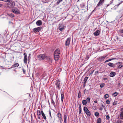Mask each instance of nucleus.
Here are the masks:
<instances>
[{"label": "nucleus", "mask_w": 123, "mask_h": 123, "mask_svg": "<svg viewBox=\"0 0 123 123\" xmlns=\"http://www.w3.org/2000/svg\"><path fill=\"white\" fill-rule=\"evenodd\" d=\"M46 57L45 54H40L38 55L37 57L38 59L40 60H44Z\"/></svg>", "instance_id": "obj_4"}, {"label": "nucleus", "mask_w": 123, "mask_h": 123, "mask_svg": "<svg viewBox=\"0 0 123 123\" xmlns=\"http://www.w3.org/2000/svg\"><path fill=\"white\" fill-rule=\"evenodd\" d=\"M23 71L24 73H25V70L23 68Z\"/></svg>", "instance_id": "obj_49"}, {"label": "nucleus", "mask_w": 123, "mask_h": 123, "mask_svg": "<svg viewBox=\"0 0 123 123\" xmlns=\"http://www.w3.org/2000/svg\"><path fill=\"white\" fill-rule=\"evenodd\" d=\"M0 1H4L5 2H8L9 1V0H0Z\"/></svg>", "instance_id": "obj_45"}, {"label": "nucleus", "mask_w": 123, "mask_h": 123, "mask_svg": "<svg viewBox=\"0 0 123 123\" xmlns=\"http://www.w3.org/2000/svg\"><path fill=\"white\" fill-rule=\"evenodd\" d=\"M24 62L25 63H27V54L26 53H24Z\"/></svg>", "instance_id": "obj_9"}, {"label": "nucleus", "mask_w": 123, "mask_h": 123, "mask_svg": "<svg viewBox=\"0 0 123 123\" xmlns=\"http://www.w3.org/2000/svg\"><path fill=\"white\" fill-rule=\"evenodd\" d=\"M99 113L97 112H96L95 113V115L96 117H97L99 115Z\"/></svg>", "instance_id": "obj_35"}, {"label": "nucleus", "mask_w": 123, "mask_h": 123, "mask_svg": "<svg viewBox=\"0 0 123 123\" xmlns=\"http://www.w3.org/2000/svg\"><path fill=\"white\" fill-rule=\"evenodd\" d=\"M120 32L121 33H123V29L120 30Z\"/></svg>", "instance_id": "obj_47"}, {"label": "nucleus", "mask_w": 123, "mask_h": 123, "mask_svg": "<svg viewBox=\"0 0 123 123\" xmlns=\"http://www.w3.org/2000/svg\"><path fill=\"white\" fill-rule=\"evenodd\" d=\"M120 119H123V111H122L120 113Z\"/></svg>", "instance_id": "obj_23"}, {"label": "nucleus", "mask_w": 123, "mask_h": 123, "mask_svg": "<svg viewBox=\"0 0 123 123\" xmlns=\"http://www.w3.org/2000/svg\"><path fill=\"white\" fill-rule=\"evenodd\" d=\"M86 83H84V84H83V86H85V85Z\"/></svg>", "instance_id": "obj_57"}, {"label": "nucleus", "mask_w": 123, "mask_h": 123, "mask_svg": "<svg viewBox=\"0 0 123 123\" xmlns=\"http://www.w3.org/2000/svg\"><path fill=\"white\" fill-rule=\"evenodd\" d=\"M123 66V65H120L118 66V68H121Z\"/></svg>", "instance_id": "obj_44"}, {"label": "nucleus", "mask_w": 123, "mask_h": 123, "mask_svg": "<svg viewBox=\"0 0 123 123\" xmlns=\"http://www.w3.org/2000/svg\"><path fill=\"white\" fill-rule=\"evenodd\" d=\"M82 103L83 105H85L87 104V101L86 100H83L82 101Z\"/></svg>", "instance_id": "obj_27"}, {"label": "nucleus", "mask_w": 123, "mask_h": 123, "mask_svg": "<svg viewBox=\"0 0 123 123\" xmlns=\"http://www.w3.org/2000/svg\"><path fill=\"white\" fill-rule=\"evenodd\" d=\"M86 101L88 103H89L90 101V98L89 97L87 98L86 99Z\"/></svg>", "instance_id": "obj_33"}, {"label": "nucleus", "mask_w": 123, "mask_h": 123, "mask_svg": "<svg viewBox=\"0 0 123 123\" xmlns=\"http://www.w3.org/2000/svg\"><path fill=\"white\" fill-rule=\"evenodd\" d=\"M92 73H93V72H91L92 74Z\"/></svg>", "instance_id": "obj_63"}, {"label": "nucleus", "mask_w": 123, "mask_h": 123, "mask_svg": "<svg viewBox=\"0 0 123 123\" xmlns=\"http://www.w3.org/2000/svg\"><path fill=\"white\" fill-rule=\"evenodd\" d=\"M81 93L80 92H79L78 94V98H80V96Z\"/></svg>", "instance_id": "obj_43"}, {"label": "nucleus", "mask_w": 123, "mask_h": 123, "mask_svg": "<svg viewBox=\"0 0 123 123\" xmlns=\"http://www.w3.org/2000/svg\"><path fill=\"white\" fill-rule=\"evenodd\" d=\"M67 114L65 113L64 114V123H66L67 122Z\"/></svg>", "instance_id": "obj_16"}, {"label": "nucleus", "mask_w": 123, "mask_h": 123, "mask_svg": "<svg viewBox=\"0 0 123 123\" xmlns=\"http://www.w3.org/2000/svg\"><path fill=\"white\" fill-rule=\"evenodd\" d=\"M62 119H61V120H60V119H59V120H60V122L61 123H62Z\"/></svg>", "instance_id": "obj_54"}, {"label": "nucleus", "mask_w": 123, "mask_h": 123, "mask_svg": "<svg viewBox=\"0 0 123 123\" xmlns=\"http://www.w3.org/2000/svg\"><path fill=\"white\" fill-rule=\"evenodd\" d=\"M37 115H38V118L39 119H41V117H40L41 115L40 111L39 110H37Z\"/></svg>", "instance_id": "obj_17"}, {"label": "nucleus", "mask_w": 123, "mask_h": 123, "mask_svg": "<svg viewBox=\"0 0 123 123\" xmlns=\"http://www.w3.org/2000/svg\"><path fill=\"white\" fill-rule=\"evenodd\" d=\"M121 36L122 37H123V34H122L121 35Z\"/></svg>", "instance_id": "obj_60"}, {"label": "nucleus", "mask_w": 123, "mask_h": 123, "mask_svg": "<svg viewBox=\"0 0 123 123\" xmlns=\"http://www.w3.org/2000/svg\"><path fill=\"white\" fill-rule=\"evenodd\" d=\"M109 5H110V4H109L108 5V6H109Z\"/></svg>", "instance_id": "obj_61"}, {"label": "nucleus", "mask_w": 123, "mask_h": 123, "mask_svg": "<svg viewBox=\"0 0 123 123\" xmlns=\"http://www.w3.org/2000/svg\"><path fill=\"white\" fill-rule=\"evenodd\" d=\"M100 31L99 30H97L95 31L94 33V34L96 36H97L99 35L100 33Z\"/></svg>", "instance_id": "obj_19"}, {"label": "nucleus", "mask_w": 123, "mask_h": 123, "mask_svg": "<svg viewBox=\"0 0 123 123\" xmlns=\"http://www.w3.org/2000/svg\"><path fill=\"white\" fill-rule=\"evenodd\" d=\"M108 65L110 67L113 68L115 67V65L113 63L109 62L108 63Z\"/></svg>", "instance_id": "obj_22"}, {"label": "nucleus", "mask_w": 123, "mask_h": 123, "mask_svg": "<svg viewBox=\"0 0 123 123\" xmlns=\"http://www.w3.org/2000/svg\"><path fill=\"white\" fill-rule=\"evenodd\" d=\"M105 85V84L104 83H102L100 85V87L101 88H102Z\"/></svg>", "instance_id": "obj_36"}, {"label": "nucleus", "mask_w": 123, "mask_h": 123, "mask_svg": "<svg viewBox=\"0 0 123 123\" xmlns=\"http://www.w3.org/2000/svg\"><path fill=\"white\" fill-rule=\"evenodd\" d=\"M106 56H103L100 57L98 59V60L100 61H102L103 59H104L106 57Z\"/></svg>", "instance_id": "obj_20"}, {"label": "nucleus", "mask_w": 123, "mask_h": 123, "mask_svg": "<svg viewBox=\"0 0 123 123\" xmlns=\"http://www.w3.org/2000/svg\"><path fill=\"white\" fill-rule=\"evenodd\" d=\"M113 0H111L110 1V4H111L113 3Z\"/></svg>", "instance_id": "obj_50"}, {"label": "nucleus", "mask_w": 123, "mask_h": 123, "mask_svg": "<svg viewBox=\"0 0 123 123\" xmlns=\"http://www.w3.org/2000/svg\"><path fill=\"white\" fill-rule=\"evenodd\" d=\"M106 119L108 120H109L110 118V117L109 115H107L106 116Z\"/></svg>", "instance_id": "obj_40"}, {"label": "nucleus", "mask_w": 123, "mask_h": 123, "mask_svg": "<svg viewBox=\"0 0 123 123\" xmlns=\"http://www.w3.org/2000/svg\"><path fill=\"white\" fill-rule=\"evenodd\" d=\"M98 71H96L95 72V73L96 74H97L98 73Z\"/></svg>", "instance_id": "obj_51"}, {"label": "nucleus", "mask_w": 123, "mask_h": 123, "mask_svg": "<svg viewBox=\"0 0 123 123\" xmlns=\"http://www.w3.org/2000/svg\"><path fill=\"white\" fill-rule=\"evenodd\" d=\"M115 59H116L115 58H112L111 59H108V60H106L105 62V63H106V62H109V61H111L112 60Z\"/></svg>", "instance_id": "obj_29"}, {"label": "nucleus", "mask_w": 123, "mask_h": 123, "mask_svg": "<svg viewBox=\"0 0 123 123\" xmlns=\"http://www.w3.org/2000/svg\"><path fill=\"white\" fill-rule=\"evenodd\" d=\"M104 0H100L97 5V6H100L102 5L104 3Z\"/></svg>", "instance_id": "obj_10"}, {"label": "nucleus", "mask_w": 123, "mask_h": 123, "mask_svg": "<svg viewBox=\"0 0 123 123\" xmlns=\"http://www.w3.org/2000/svg\"><path fill=\"white\" fill-rule=\"evenodd\" d=\"M79 114H80L81 113V104H79Z\"/></svg>", "instance_id": "obj_25"}, {"label": "nucleus", "mask_w": 123, "mask_h": 123, "mask_svg": "<svg viewBox=\"0 0 123 123\" xmlns=\"http://www.w3.org/2000/svg\"><path fill=\"white\" fill-rule=\"evenodd\" d=\"M60 55L54 54V59L55 61H57L59 59L60 57Z\"/></svg>", "instance_id": "obj_12"}, {"label": "nucleus", "mask_w": 123, "mask_h": 123, "mask_svg": "<svg viewBox=\"0 0 123 123\" xmlns=\"http://www.w3.org/2000/svg\"><path fill=\"white\" fill-rule=\"evenodd\" d=\"M12 12L16 14H19L20 13V11L18 10H17L16 9H12Z\"/></svg>", "instance_id": "obj_11"}, {"label": "nucleus", "mask_w": 123, "mask_h": 123, "mask_svg": "<svg viewBox=\"0 0 123 123\" xmlns=\"http://www.w3.org/2000/svg\"><path fill=\"white\" fill-rule=\"evenodd\" d=\"M70 38H68L65 42V45L66 46H68L70 43Z\"/></svg>", "instance_id": "obj_8"}, {"label": "nucleus", "mask_w": 123, "mask_h": 123, "mask_svg": "<svg viewBox=\"0 0 123 123\" xmlns=\"http://www.w3.org/2000/svg\"><path fill=\"white\" fill-rule=\"evenodd\" d=\"M54 54L56 55H60V52L59 49H56L54 52Z\"/></svg>", "instance_id": "obj_13"}, {"label": "nucleus", "mask_w": 123, "mask_h": 123, "mask_svg": "<svg viewBox=\"0 0 123 123\" xmlns=\"http://www.w3.org/2000/svg\"><path fill=\"white\" fill-rule=\"evenodd\" d=\"M99 110H100L101 111H102L103 110V108H100L99 109Z\"/></svg>", "instance_id": "obj_56"}, {"label": "nucleus", "mask_w": 123, "mask_h": 123, "mask_svg": "<svg viewBox=\"0 0 123 123\" xmlns=\"http://www.w3.org/2000/svg\"><path fill=\"white\" fill-rule=\"evenodd\" d=\"M89 58V56H86V57L85 59L87 60H88Z\"/></svg>", "instance_id": "obj_48"}, {"label": "nucleus", "mask_w": 123, "mask_h": 123, "mask_svg": "<svg viewBox=\"0 0 123 123\" xmlns=\"http://www.w3.org/2000/svg\"><path fill=\"white\" fill-rule=\"evenodd\" d=\"M9 23H12V22H9Z\"/></svg>", "instance_id": "obj_59"}, {"label": "nucleus", "mask_w": 123, "mask_h": 123, "mask_svg": "<svg viewBox=\"0 0 123 123\" xmlns=\"http://www.w3.org/2000/svg\"><path fill=\"white\" fill-rule=\"evenodd\" d=\"M106 103L107 104H109L110 103V101L109 100H107L106 101Z\"/></svg>", "instance_id": "obj_41"}, {"label": "nucleus", "mask_w": 123, "mask_h": 123, "mask_svg": "<svg viewBox=\"0 0 123 123\" xmlns=\"http://www.w3.org/2000/svg\"><path fill=\"white\" fill-rule=\"evenodd\" d=\"M47 61L49 63H51L52 62V58L49 56H46V57Z\"/></svg>", "instance_id": "obj_6"}, {"label": "nucleus", "mask_w": 123, "mask_h": 123, "mask_svg": "<svg viewBox=\"0 0 123 123\" xmlns=\"http://www.w3.org/2000/svg\"><path fill=\"white\" fill-rule=\"evenodd\" d=\"M122 3V2L121 1V2L119 3V4H118L117 5V7L118 6H119V5Z\"/></svg>", "instance_id": "obj_46"}, {"label": "nucleus", "mask_w": 123, "mask_h": 123, "mask_svg": "<svg viewBox=\"0 0 123 123\" xmlns=\"http://www.w3.org/2000/svg\"><path fill=\"white\" fill-rule=\"evenodd\" d=\"M118 94V93L117 92H115L113 93L112 95L114 97H116V96Z\"/></svg>", "instance_id": "obj_30"}, {"label": "nucleus", "mask_w": 123, "mask_h": 123, "mask_svg": "<svg viewBox=\"0 0 123 123\" xmlns=\"http://www.w3.org/2000/svg\"><path fill=\"white\" fill-rule=\"evenodd\" d=\"M59 29L61 31H62L65 28L64 25L62 24H59Z\"/></svg>", "instance_id": "obj_7"}, {"label": "nucleus", "mask_w": 123, "mask_h": 123, "mask_svg": "<svg viewBox=\"0 0 123 123\" xmlns=\"http://www.w3.org/2000/svg\"><path fill=\"white\" fill-rule=\"evenodd\" d=\"M41 112V114H42V116H43V118L45 119V120L46 119V117L45 114L44 113L43 111H42Z\"/></svg>", "instance_id": "obj_21"}, {"label": "nucleus", "mask_w": 123, "mask_h": 123, "mask_svg": "<svg viewBox=\"0 0 123 123\" xmlns=\"http://www.w3.org/2000/svg\"><path fill=\"white\" fill-rule=\"evenodd\" d=\"M2 6V5L1 4H0V7Z\"/></svg>", "instance_id": "obj_58"}, {"label": "nucleus", "mask_w": 123, "mask_h": 123, "mask_svg": "<svg viewBox=\"0 0 123 123\" xmlns=\"http://www.w3.org/2000/svg\"><path fill=\"white\" fill-rule=\"evenodd\" d=\"M19 64L18 63H16L15 64L13 65L12 66V68H14L18 67V66H19Z\"/></svg>", "instance_id": "obj_26"}, {"label": "nucleus", "mask_w": 123, "mask_h": 123, "mask_svg": "<svg viewBox=\"0 0 123 123\" xmlns=\"http://www.w3.org/2000/svg\"><path fill=\"white\" fill-rule=\"evenodd\" d=\"M42 27L40 26L38 27L35 28L33 29V31L34 33H36L37 32H39L41 30Z\"/></svg>", "instance_id": "obj_5"}, {"label": "nucleus", "mask_w": 123, "mask_h": 123, "mask_svg": "<svg viewBox=\"0 0 123 123\" xmlns=\"http://www.w3.org/2000/svg\"><path fill=\"white\" fill-rule=\"evenodd\" d=\"M117 101H115V102H114L113 103V105H116L117 104Z\"/></svg>", "instance_id": "obj_39"}, {"label": "nucleus", "mask_w": 123, "mask_h": 123, "mask_svg": "<svg viewBox=\"0 0 123 123\" xmlns=\"http://www.w3.org/2000/svg\"><path fill=\"white\" fill-rule=\"evenodd\" d=\"M104 98H107L109 97V95L108 94H105L104 96Z\"/></svg>", "instance_id": "obj_34"}, {"label": "nucleus", "mask_w": 123, "mask_h": 123, "mask_svg": "<svg viewBox=\"0 0 123 123\" xmlns=\"http://www.w3.org/2000/svg\"><path fill=\"white\" fill-rule=\"evenodd\" d=\"M97 123H101V120L100 118H99L97 120Z\"/></svg>", "instance_id": "obj_28"}, {"label": "nucleus", "mask_w": 123, "mask_h": 123, "mask_svg": "<svg viewBox=\"0 0 123 123\" xmlns=\"http://www.w3.org/2000/svg\"><path fill=\"white\" fill-rule=\"evenodd\" d=\"M88 77H86L84 79V83H86V81H87V79H88Z\"/></svg>", "instance_id": "obj_32"}, {"label": "nucleus", "mask_w": 123, "mask_h": 123, "mask_svg": "<svg viewBox=\"0 0 123 123\" xmlns=\"http://www.w3.org/2000/svg\"><path fill=\"white\" fill-rule=\"evenodd\" d=\"M104 79L105 80H106L107 79V78H104Z\"/></svg>", "instance_id": "obj_55"}, {"label": "nucleus", "mask_w": 123, "mask_h": 123, "mask_svg": "<svg viewBox=\"0 0 123 123\" xmlns=\"http://www.w3.org/2000/svg\"><path fill=\"white\" fill-rule=\"evenodd\" d=\"M116 75V73L115 72H111L110 74V76L111 77H113Z\"/></svg>", "instance_id": "obj_15"}, {"label": "nucleus", "mask_w": 123, "mask_h": 123, "mask_svg": "<svg viewBox=\"0 0 123 123\" xmlns=\"http://www.w3.org/2000/svg\"><path fill=\"white\" fill-rule=\"evenodd\" d=\"M51 103L54 106H55V103L52 98H51Z\"/></svg>", "instance_id": "obj_31"}, {"label": "nucleus", "mask_w": 123, "mask_h": 123, "mask_svg": "<svg viewBox=\"0 0 123 123\" xmlns=\"http://www.w3.org/2000/svg\"><path fill=\"white\" fill-rule=\"evenodd\" d=\"M49 115H50V116L51 117V112H50V111H49Z\"/></svg>", "instance_id": "obj_53"}, {"label": "nucleus", "mask_w": 123, "mask_h": 123, "mask_svg": "<svg viewBox=\"0 0 123 123\" xmlns=\"http://www.w3.org/2000/svg\"><path fill=\"white\" fill-rule=\"evenodd\" d=\"M84 111L86 113L87 117H90L91 116V113L86 107L85 106L84 107Z\"/></svg>", "instance_id": "obj_3"}, {"label": "nucleus", "mask_w": 123, "mask_h": 123, "mask_svg": "<svg viewBox=\"0 0 123 123\" xmlns=\"http://www.w3.org/2000/svg\"><path fill=\"white\" fill-rule=\"evenodd\" d=\"M116 123H121V121L119 120H117Z\"/></svg>", "instance_id": "obj_42"}, {"label": "nucleus", "mask_w": 123, "mask_h": 123, "mask_svg": "<svg viewBox=\"0 0 123 123\" xmlns=\"http://www.w3.org/2000/svg\"><path fill=\"white\" fill-rule=\"evenodd\" d=\"M9 2L7 4L8 7L10 8H11L15 6V3L13 1H8Z\"/></svg>", "instance_id": "obj_2"}, {"label": "nucleus", "mask_w": 123, "mask_h": 123, "mask_svg": "<svg viewBox=\"0 0 123 123\" xmlns=\"http://www.w3.org/2000/svg\"><path fill=\"white\" fill-rule=\"evenodd\" d=\"M63 0H58L57 2V5L59 4L60 2H62Z\"/></svg>", "instance_id": "obj_37"}, {"label": "nucleus", "mask_w": 123, "mask_h": 123, "mask_svg": "<svg viewBox=\"0 0 123 123\" xmlns=\"http://www.w3.org/2000/svg\"><path fill=\"white\" fill-rule=\"evenodd\" d=\"M64 96V92H62L61 94V100L62 103L63 101Z\"/></svg>", "instance_id": "obj_18"}, {"label": "nucleus", "mask_w": 123, "mask_h": 123, "mask_svg": "<svg viewBox=\"0 0 123 123\" xmlns=\"http://www.w3.org/2000/svg\"><path fill=\"white\" fill-rule=\"evenodd\" d=\"M94 102L95 103H97V101L96 100L94 101Z\"/></svg>", "instance_id": "obj_52"}, {"label": "nucleus", "mask_w": 123, "mask_h": 123, "mask_svg": "<svg viewBox=\"0 0 123 123\" xmlns=\"http://www.w3.org/2000/svg\"><path fill=\"white\" fill-rule=\"evenodd\" d=\"M55 85L56 86V87L58 90H59L61 88V84L60 81L58 80H56L55 83Z\"/></svg>", "instance_id": "obj_1"}, {"label": "nucleus", "mask_w": 123, "mask_h": 123, "mask_svg": "<svg viewBox=\"0 0 123 123\" xmlns=\"http://www.w3.org/2000/svg\"><path fill=\"white\" fill-rule=\"evenodd\" d=\"M92 73H93V72H91L92 74Z\"/></svg>", "instance_id": "obj_62"}, {"label": "nucleus", "mask_w": 123, "mask_h": 123, "mask_svg": "<svg viewBox=\"0 0 123 123\" xmlns=\"http://www.w3.org/2000/svg\"><path fill=\"white\" fill-rule=\"evenodd\" d=\"M42 22L41 20H39L36 22V25L38 26H40L42 25Z\"/></svg>", "instance_id": "obj_14"}, {"label": "nucleus", "mask_w": 123, "mask_h": 123, "mask_svg": "<svg viewBox=\"0 0 123 123\" xmlns=\"http://www.w3.org/2000/svg\"><path fill=\"white\" fill-rule=\"evenodd\" d=\"M57 117L59 118V119H60V120L61 119H62V115L60 112H58L57 113Z\"/></svg>", "instance_id": "obj_24"}, {"label": "nucleus", "mask_w": 123, "mask_h": 123, "mask_svg": "<svg viewBox=\"0 0 123 123\" xmlns=\"http://www.w3.org/2000/svg\"><path fill=\"white\" fill-rule=\"evenodd\" d=\"M8 15L11 18L13 17H14V15L12 13L9 14Z\"/></svg>", "instance_id": "obj_38"}]
</instances>
